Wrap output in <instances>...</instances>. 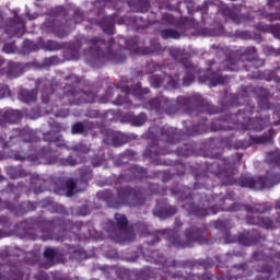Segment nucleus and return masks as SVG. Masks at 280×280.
Segmentation results:
<instances>
[{"instance_id": "1", "label": "nucleus", "mask_w": 280, "mask_h": 280, "mask_svg": "<svg viewBox=\"0 0 280 280\" xmlns=\"http://www.w3.org/2000/svg\"><path fill=\"white\" fill-rule=\"evenodd\" d=\"M160 140H153L149 147L143 151L145 159H151L153 165H174L177 172V176H185L186 172H189L194 176L195 183L192 187L176 185L174 188H165L159 186V184H150L148 190L151 196H174L178 202H182L183 209L188 215H195L196 218H207V215H215L219 211H228L229 213H235V211H242V203L235 199V192L230 191L222 197V195H209L198 191L199 189H206L211 191L215 185L211 177V170L209 165L213 163L206 162V171L202 166L195 167L186 165L183 162L167 163V161L160 159L165 154H172L170 145H176L180 143V132L173 127L164 126L160 130Z\"/></svg>"}, {"instance_id": "2", "label": "nucleus", "mask_w": 280, "mask_h": 280, "mask_svg": "<svg viewBox=\"0 0 280 280\" xmlns=\"http://www.w3.org/2000/svg\"><path fill=\"white\" fill-rule=\"evenodd\" d=\"M139 235L142 237H151L150 241H145L143 246L140 248V253L150 264H162L163 266H167V260H165V256L159 253V250L153 249L152 246L154 244H159L161 242V237H165L167 240L168 246H173L174 248H194L195 244L209 245L213 244V241L205 236L207 233V226L196 228L191 226L185 230L184 235L187 241H180L178 236V232L175 230H162L152 232L150 230V225L148 223L139 222L135 224Z\"/></svg>"}, {"instance_id": "3", "label": "nucleus", "mask_w": 280, "mask_h": 280, "mask_svg": "<svg viewBox=\"0 0 280 280\" xmlns=\"http://www.w3.org/2000/svg\"><path fill=\"white\" fill-rule=\"evenodd\" d=\"M86 44L90 45L89 49L83 51L85 60L89 65H100V62H113V65H124L126 62V54L124 47L115 38H109L108 42L94 37L89 39L84 36L77 38L70 43L63 50L65 60H80V49Z\"/></svg>"}, {"instance_id": "4", "label": "nucleus", "mask_w": 280, "mask_h": 280, "mask_svg": "<svg viewBox=\"0 0 280 280\" xmlns=\"http://www.w3.org/2000/svg\"><path fill=\"white\" fill-rule=\"evenodd\" d=\"M89 225L81 221L73 223L71 220H66L62 218H55L52 220H47L43 217L31 218L21 223V229L24 231L27 240H38V235L35 233H42L40 240L43 242H49L54 240L55 242H65L69 240V233L78 235L80 231H84Z\"/></svg>"}, {"instance_id": "5", "label": "nucleus", "mask_w": 280, "mask_h": 280, "mask_svg": "<svg viewBox=\"0 0 280 280\" xmlns=\"http://www.w3.org/2000/svg\"><path fill=\"white\" fill-rule=\"evenodd\" d=\"M212 159L213 163L208 165V170H210L211 176L221 178L223 185H238V187L261 191V189H272L275 185L280 183V174L270 171L267 172L266 176L242 175L238 180H235V168L231 158H222V154H214Z\"/></svg>"}, {"instance_id": "6", "label": "nucleus", "mask_w": 280, "mask_h": 280, "mask_svg": "<svg viewBox=\"0 0 280 280\" xmlns=\"http://www.w3.org/2000/svg\"><path fill=\"white\" fill-rule=\"evenodd\" d=\"M148 110H153L159 117L163 115H176V113H206L207 115H218L220 109L209 103L202 95L192 94L190 96H177L176 100L165 96L151 98L147 104Z\"/></svg>"}, {"instance_id": "7", "label": "nucleus", "mask_w": 280, "mask_h": 280, "mask_svg": "<svg viewBox=\"0 0 280 280\" xmlns=\"http://www.w3.org/2000/svg\"><path fill=\"white\" fill-rule=\"evenodd\" d=\"M231 107V101L225 110L230 114H225L223 118L212 120L210 124L211 132H220V130H238L240 132H261L268 128L270 124V116L252 118L255 114V104L247 103L243 109H240L236 114H233Z\"/></svg>"}, {"instance_id": "8", "label": "nucleus", "mask_w": 280, "mask_h": 280, "mask_svg": "<svg viewBox=\"0 0 280 280\" xmlns=\"http://www.w3.org/2000/svg\"><path fill=\"white\" fill-rule=\"evenodd\" d=\"M167 265L155 264V266H161L163 268V272L172 277V279H184V280H213V276L209 272L202 275L192 273L194 270H209V268H213L215 264L211 258H200V259H188V260H171L170 258H165ZM190 270V272H187Z\"/></svg>"}, {"instance_id": "9", "label": "nucleus", "mask_w": 280, "mask_h": 280, "mask_svg": "<svg viewBox=\"0 0 280 280\" xmlns=\"http://www.w3.org/2000/svg\"><path fill=\"white\" fill-rule=\"evenodd\" d=\"M106 3H110L113 8H115V3H119V0H95L93 12L96 14V16L102 18L89 20L91 25H97L98 27H101L104 34H107L108 36H114L115 23H117V25H126L128 21H131V23L135 24L138 30H145L148 27V25L145 24H139L143 21V18L141 16H119V14L117 13H113L112 15H104L106 12Z\"/></svg>"}, {"instance_id": "10", "label": "nucleus", "mask_w": 280, "mask_h": 280, "mask_svg": "<svg viewBox=\"0 0 280 280\" xmlns=\"http://www.w3.org/2000/svg\"><path fill=\"white\" fill-rule=\"evenodd\" d=\"M100 200H104L109 209H119L121 207H143L148 202V190L143 187H119L117 196L113 190H101L97 192Z\"/></svg>"}, {"instance_id": "11", "label": "nucleus", "mask_w": 280, "mask_h": 280, "mask_svg": "<svg viewBox=\"0 0 280 280\" xmlns=\"http://www.w3.org/2000/svg\"><path fill=\"white\" fill-rule=\"evenodd\" d=\"M63 80L68 83L63 88V94L58 96L63 106H82V104H93L95 102V93L78 90V84L82 82L78 74L66 75Z\"/></svg>"}, {"instance_id": "12", "label": "nucleus", "mask_w": 280, "mask_h": 280, "mask_svg": "<svg viewBox=\"0 0 280 280\" xmlns=\"http://www.w3.org/2000/svg\"><path fill=\"white\" fill-rule=\"evenodd\" d=\"M250 97H257L260 110H272L275 104L270 103V91L266 88H254L252 85H242L238 95L232 94L230 102L231 107L245 106L246 104H255Z\"/></svg>"}, {"instance_id": "13", "label": "nucleus", "mask_w": 280, "mask_h": 280, "mask_svg": "<svg viewBox=\"0 0 280 280\" xmlns=\"http://www.w3.org/2000/svg\"><path fill=\"white\" fill-rule=\"evenodd\" d=\"M116 89H120L124 95H118L113 104L115 106H124V108H132V101L128 98V95H132L139 102L143 101L144 95L150 94V90L148 88H141V82L129 79L121 80L118 84H116Z\"/></svg>"}, {"instance_id": "14", "label": "nucleus", "mask_w": 280, "mask_h": 280, "mask_svg": "<svg viewBox=\"0 0 280 280\" xmlns=\"http://www.w3.org/2000/svg\"><path fill=\"white\" fill-rule=\"evenodd\" d=\"M114 219L116 222L108 220L105 226L106 233H108L110 240L117 244L135 242L137 234L135 233V230L128 226V218L126 214L116 213Z\"/></svg>"}, {"instance_id": "15", "label": "nucleus", "mask_w": 280, "mask_h": 280, "mask_svg": "<svg viewBox=\"0 0 280 280\" xmlns=\"http://www.w3.org/2000/svg\"><path fill=\"white\" fill-rule=\"evenodd\" d=\"M44 257L45 259H48V261H54V259H59V261H67L70 259L71 261H82L84 259H89V254L84 248L78 246V245H69L66 244L62 247L51 248L46 247L44 250Z\"/></svg>"}, {"instance_id": "16", "label": "nucleus", "mask_w": 280, "mask_h": 280, "mask_svg": "<svg viewBox=\"0 0 280 280\" xmlns=\"http://www.w3.org/2000/svg\"><path fill=\"white\" fill-rule=\"evenodd\" d=\"M244 209L247 213L246 223L252 226H260V229L273 230L277 229V225L272 219L268 217H260L261 213H269L272 211V207L267 203H255V205H245Z\"/></svg>"}, {"instance_id": "17", "label": "nucleus", "mask_w": 280, "mask_h": 280, "mask_svg": "<svg viewBox=\"0 0 280 280\" xmlns=\"http://www.w3.org/2000/svg\"><path fill=\"white\" fill-rule=\"evenodd\" d=\"M238 57H228L223 61V67L225 71H241V69H243L244 71H250V68L248 67V65H246V62H257V60H259V57L257 55V47L255 46L241 48L238 50Z\"/></svg>"}, {"instance_id": "18", "label": "nucleus", "mask_w": 280, "mask_h": 280, "mask_svg": "<svg viewBox=\"0 0 280 280\" xmlns=\"http://www.w3.org/2000/svg\"><path fill=\"white\" fill-rule=\"evenodd\" d=\"M84 21H86V14L80 8H75L72 19L66 21L65 24H60L57 20L52 22V33L57 38H65L75 30V25L84 23Z\"/></svg>"}, {"instance_id": "19", "label": "nucleus", "mask_w": 280, "mask_h": 280, "mask_svg": "<svg viewBox=\"0 0 280 280\" xmlns=\"http://www.w3.org/2000/svg\"><path fill=\"white\" fill-rule=\"evenodd\" d=\"M9 156L13 161H20L21 163H23V161H31V163H40V159H46L48 163H58V156H60V154L58 153V150H48L46 152L45 149H42L40 151H36L35 153L31 154H21V152L15 151Z\"/></svg>"}, {"instance_id": "20", "label": "nucleus", "mask_w": 280, "mask_h": 280, "mask_svg": "<svg viewBox=\"0 0 280 280\" xmlns=\"http://www.w3.org/2000/svg\"><path fill=\"white\" fill-rule=\"evenodd\" d=\"M276 137L277 131L275 128H270L268 135L249 136L248 139L236 141L234 148H236V150H247L250 145H275Z\"/></svg>"}, {"instance_id": "21", "label": "nucleus", "mask_w": 280, "mask_h": 280, "mask_svg": "<svg viewBox=\"0 0 280 280\" xmlns=\"http://www.w3.org/2000/svg\"><path fill=\"white\" fill-rule=\"evenodd\" d=\"M14 136L10 138V141H5L3 137H0V145L2 150H8L9 148H12V141L15 139H21L24 143H34L36 141V133H34V130L30 129V127H24L21 129H14L13 130Z\"/></svg>"}, {"instance_id": "22", "label": "nucleus", "mask_w": 280, "mask_h": 280, "mask_svg": "<svg viewBox=\"0 0 280 280\" xmlns=\"http://www.w3.org/2000/svg\"><path fill=\"white\" fill-rule=\"evenodd\" d=\"M236 242L241 246H257L259 242H266V235L255 229L245 230L237 233Z\"/></svg>"}, {"instance_id": "23", "label": "nucleus", "mask_w": 280, "mask_h": 280, "mask_svg": "<svg viewBox=\"0 0 280 280\" xmlns=\"http://www.w3.org/2000/svg\"><path fill=\"white\" fill-rule=\"evenodd\" d=\"M148 170L139 165H131L126 173L120 174L116 178V185H124V183H132V180H143L147 178Z\"/></svg>"}, {"instance_id": "24", "label": "nucleus", "mask_w": 280, "mask_h": 280, "mask_svg": "<svg viewBox=\"0 0 280 280\" xmlns=\"http://www.w3.org/2000/svg\"><path fill=\"white\" fill-rule=\"evenodd\" d=\"M221 12L224 16L233 21V23H236V25L255 21V15L252 13H242V11L237 8L233 9L231 7L223 5L221 7Z\"/></svg>"}, {"instance_id": "25", "label": "nucleus", "mask_w": 280, "mask_h": 280, "mask_svg": "<svg viewBox=\"0 0 280 280\" xmlns=\"http://www.w3.org/2000/svg\"><path fill=\"white\" fill-rule=\"evenodd\" d=\"M4 32L8 36L21 38L25 34V21L15 12L14 16L8 20Z\"/></svg>"}, {"instance_id": "26", "label": "nucleus", "mask_w": 280, "mask_h": 280, "mask_svg": "<svg viewBox=\"0 0 280 280\" xmlns=\"http://www.w3.org/2000/svg\"><path fill=\"white\" fill-rule=\"evenodd\" d=\"M267 7L270 12L266 10V8H262L257 11L258 15L270 22L280 21V0H268ZM272 10H275V12H272Z\"/></svg>"}, {"instance_id": "27", "label": "nucleus", "mask_w": 280, "mask_h": 280, "mask_svg": "<svg viewBox=\"0 0 280 280\" xmlns=\"http://www.w3.org/2000/svg\"><path fill=\"white\" fill-rule=\"evenodd\" d=\"M23 119V113L19 109H0V128H5L8 124H16Z\"/></svg>"}, {"instance_id": "28", "label": "nucleus", "mask_w": 280, "mask_h": 280, "mask_svg": "<svg viewBox=\"0 0 280 280\" xmlns=\"http://www.w3.org/2000/svg\"><path fill=\"white\" fill-rule=\"evenodd\" d=\"M176 207L167 203V200H160L153 209V214L160 218V220H165L172 218V215H176Z\"/></svg>"}, {"instance_id": "29", "label": "nucleus", "mask_w": 280, "mask_h": 280, "mask_svg": "<svg viewBox=\"0 0 280 280\" xmlns=\"http://www.w3.org/2000/svg\"><path fill=\"white\" fill-rule=\"evenodd\" d=\"M208 119L206 117H201V122L191 126V121L186 120L184 125L186 126V135L188 137H196L198 135H207L209 132V127L207 126Z\"/></svg>"}, {"instance_id": "30", "label": "nucleus", "mask_w": 280, "mask_h": 280, "mask_svg": "<svg viewBox=\"0 0 280 280\" xmlns=\"http://www.w3.org/2000/svg\"><path fill=\"white\" fill-rule=\"evenodd\" d=\"M3 280H30V272L23 271V264L13 265L9 271L1 276Z\"/></svg>"}, {"instance_id": "31", "label": "nucleus", "mask_w": 280, "mask_h": 280, "mask_svg": "<svg viewBox=\"0 0 280 280\" xmlns=\"http://www.w3.org/2000/svg\"><path fill=\"white\" fill-rule=\"evenodd\" d=\"M214 229L218 231H221V233H224L223 238L225 244H233L235 242V237L231 235V229H233V223H231V220L225 219V220H217L213 223Z\"/></svg>"}, {"instance_id": "32", "label": "nucleus", "mask_w": 280, "mask_h": 280, "mask_svg": "<svg viewBox=\"0 0 280 280\" xmlns=\"http://www.w3.org/2000/svg\"><path fill=\"white\" fill-rule=\"evenodd\" d=\"M247 265L246 264H240L234 265L232 268V272L237 273H230L228 276H217V280H240L244 279V277H250L253 273L246 272Z\"/></svg>"}, {"instance_id": "33", "label": "nucleus", "mask_w": 280, "mask_h": 280, "mask_svg": "<svg viewBox=\"0 0 280 280\" xmlns=\"http://www.w3.org/2000/svg\"><path fill=\"white\" fill-rule=\"evenodd\" d=\"M125 47L131 54H136L137 56H148V54H152L150 49L140 47L139 36H133L125 40Z\"/></svg>"}, {"instance_id": "34", "label": "nucleus", "mask_w": 280, "mask_h": 280, "mask_svg": "<svg viewBox=\"0 0 280 280\" xmlns=\"http://www.w3.org/2000/svg\"><path fill=\"white\" fill-rule=\"evenodd\" d=\"M42 86V102L43 104H49V100L51 95H56V90L54 85L43 79L36 80V89H40Z\"/></svg>"}, {"instance_id": "35", "label": "nucleus", "mask_w": 280, "mask_h": 280, "mask_svg": "<svg viewBox=\"0 0 280 280\" xmlns=\"http://www.w3.org/2000/svg\"><path fill=\"white\" fill-rule=\"evenodd\" d=\"M254 261H266L267 264H273L275 259H280V252H276L272 248L266 252L256 250L253 253Z\"/></svg>"}, {"instance_id": "36", "label": "nucleus", "mask_w": 280, "mask_h": 280, "mask_svg": "<svg viewBox=\"0 0 280 280\" xmlns=\"http://www.w3.org/2000/svg\"><path fill=\"white\" fill-rule=\"evenodd\" d=\"M255 80H266V82H276V84H280V67L275 70H265L262 72H258L253 77Z\"/></svg>"}, {"instance_id": "37", "label": "nucleus", "mask_w": 280, "mask_h": 280, "mask_svg": "<svg viewBox=\"0 0 280 280\" xmlns=\"http://www.w3.org/2000/svg\"><path fill=\"white\" fill-rule=\"evenodd\" d=\"M14 205V210H12V213H14V215L19 217V215H25V213L30 212V211H36L38 203L33 202V201H23L21 203L19 202H13Z\"/></svg>"}, {"instance_id": "38", "label": "nucleus", "mask_w": 280, "mask_h": 280, "mask_svg": "<svg viewBox=\"0 0 280 280\" xmlns=\"http://www.w3.org/2000/svg\"><path fill=\"white\" fill-rule=\"evenodd\" d=\"M4 172L11 180H19V178H27V176H30V173H27L25 171V168H23V166H21V165H19V166H12V165L5 166Z\"/></svg>"}, {"instance_id": "39", "label": "nucleus", "mask_w": 280, "mask_h": 280, "mask_svg": "<svg viewBox=\"0 0 280 280\" xmlns=\"http://www.w3.org/2000/svg\"><path fill=\"white\" fill-rule=\"evenodd\" d=\"M257 32H264V34H272L278 40H280V24H265L259 22L255 25Z\"/></svg>"}, {"instance_id": "40", "label": "nucleus", "mask_w": 280, "mask_h": 280, "mask_svg": "<svg viewBox=\"0 0 280 280\" xmlns=\"http://www.w3.org/2000/svg\"><path fill=\"white\" fill-rule=\"evenodd\" d=\"M40 207L44 209H49L51 213H60V214H66L67 213V208L60 203L54 202V200L47 198L44 199L39 202Z\"/></svg>"}, {"instance_id": "41", "label": "nucleus", "mask_w": 280, "mask_h": 280, "mask_svg": "<svg viewBox=\"0 0 280 280\" xmlns=\"http://www.w3.org/2000/svg\"><path fill=\"white\" fill-rule=\"evenodd\" d=\"M186 71L185 77L183 78V86H191L194 81L196 80V73H198V67L194 66V63H189L184 66Z\"/></svg>"}, {"instance_id": "42", "label": "nucleus", "mask_w": 280, "mask_h": 280, "mask_svg": "<svg viewBox=\"0 0 280 280\" xmlns=\"http://www.w3.org/2000/svg\"><path fill=\"white\" fill-rule=\"evenodd\" d=\"M75 187H78V184L73 179H68L65 186L55 188V194L58 196H65L66 194L68 198H71L73 196V191H75Z\"/></svg>"}, {"instance_id": "43", "label": "nucleus", "mask_w": 280, "mask_h": 280, "mask_svg": "<svg viewBox=\"0 0 280 280\" xmlns=\"http://www.w3.org/2000/svg\"><path fill=\"white\" fill-rule=\"evenodd\" d=\"M210 86H218V84H226L229 82L228 75H222L220 72L208 71L206 75Z\"/></svg>"}, {"instance_id": "44", "label": "nucleus", "mask_w": 280, "mask_h": 280, "mask_svg": "<svg viewBox=\"0 0 280 280\" xmlns=\"http://www.w3.org/2000/svg\"><path fill=\"white\" fill-rule=\"evenodd\" d=\"M170 56L173 57V60H175V62H179L180 65H183V67H187V65L192 63L191 59L185 57V50L180 48H171Z\"/></svg>"}, {"instance_id": "45", "label": "nucleus", "mask_w": 280, "mask_h": 280, "mask_svg": "<svg viewBox=\"0 0 280 280\" xmlns=\"http://www.w3.org/2000/svg\"><path fill=\"white\" fill-rule=\"evenodd\" d=\"M135 156H137V152L127 149L120 153L118 158L114 159V165L116 167H121V165H126L128 161H132Z\"/></svg>"}, {"instance_id": "46", "label": "nucleus", "mask_w": 280, "mask_h": 280, "mask_svg": "<svg viewBox=\"0 0 280 280\" xmlns=\"http://www.w3.org/2000/svg\"><path fill=\"white\" fill-rule=\"evenodd\" d=\"M37 97L38 91L36 90L21 89L19 92V98L21 102H24V104H32V102H36Z\"/></svg>"}, {"instance_id": "47", "label": "nucleus", "mask_w": 280, "mask_h": 280, "mask_svg": "<svg viewBox=\"0 0 280 280\" xmlns=\"http://www.w3.org/2000/svg\"><path fill=\"white\" fill-rule=\"evenodd\" d=\"M265 162L267 165H273L275 167L280 168V149L267 151Z\"/></svg>"}, {"instance_id": "48", "label": "nucleus", "mask_w": 280, "mask_h": 280, "mask_svg": "<svg viewBox=\"0 0 280 280\" xmlns=\"http://www.w3.org/2000/svg\"><path fill=\"white\" fill-rule=\"evenodd\" d=\"M258 272L261 273L256 277V280H275L272 279V272H275V269L270 265L262 266Z\"/></svg>"}, {"instance_id": "49", "label": "nucleus", "mask_w": 280, "mask_h": 280, "mask_svg": "<svg viewBox=\"0 0 280 280\" xmlns=\"http://www.w3.org/2000/svg\"><path fill=\"white\" fill-rule=\"evenodd\" d=\"M43 179H40L39 175L31 176V187L34 189V194L38 196V194H43L45 191V187H43Z\"/></svg>"}, {"instance_id": "50", "label": "nucleus", "mask_w": 280, "mask_h": 280, "mask_svg": "<svg viewBox=\"0 0 280 280\" xmlns=\"http://www.w3.org/2000/svg\"><path fill=\"white\" fill-rule=\"evenodd\" d=\"M160 36L163 40H170V38L178 40L180 38V33L174 28H163L160 31Z\"/></svg>"}, {"instance_id": "51", "label": "nucleus", "mask_w": 280, "mask_h": 280, "mask_svg": "<svg viewBox=\"0 0 280 280\" xmlns=\"http://www.w3.org/2000/svg\"><path fill=\"white\" fill-rule=\"evenodd\" d=\"M25 187V184L18 183V185H14L13 183H9L3 190H1V194H14L15 196H19L21 194V190Z\"/></svg>"}, {"instance_id": "52", "label": "nucleus", "mask_w": 280, "mask_h": 280, "mask_svg": "<svg viewBox=\"0 0 280 280\" xmlns=\"http://www.w3.org/2000/svg\"><path fill=\"white\" fill-rule=\"evenodd\" d=\"M42 49H44V51H59V49H62V44L48 39L42 43Z\"/></svg>"}, {"instance_id": "53", "label": "nucleus", "mask_w": 280, "mask_h": 280, "mask_svg": "<svg viewBox=\"0 0 280 280\" xmlns=\"http://www.w3.org/2000/svg\"><path fill=\"white\" fill-rule=\"evenodd\" d=\"M38 44L30 39H25L22 45V54H24V56H28V54H32V51H38Z\"/></svg>"}, {"instance_id": "54", "label": "nucleus", "mask_w": 280, "mask_h": 280, "mask_svg": "<svg viewBox=\"0 0 280 280\" xmlns=\"http://www.w3.org/2000/svg\"><path fill=\"white\" fill-rule=\"evenodd\" d=\"M129 121L131 126H143L145 121H148V114L147 113H140L139 115H131L129 117Z\"/></svg>"}, {"instance_id": "55", "label": "nucleus", "mask_w": 280, "mask_h": 280, "mask_svg": "<svg viewBox=\"0 0 280 280\" xmlns=\"http://www.w3.org/2000/svg\"><path fill=\"white\" fill-rule=\"evenodd\" d=\"M125 143H128V138L124 133H113L112 144L114 148H121Z\"/></svg>"}, {"instance_id": "56", "label": "nucleus", "mask_w": 280, "mask_h": 280, "mask_svg": "<svg viewBox=\"0 0 280 280\" xmlns=\"http://www.w3.org/2000/svg\"><path fill=\"white\" fill-rule=\"evenodd\" d=\"M194 152V148L191 147V144H183V147H178L176 150V154L177 156H191Z\"/></svg>"}, {"instance_id": "57", "label": "nucleus", "mask_w": 280, "mask_h": 280, "mask_svg": "<svg viewBox=\"0 0 280 280\" xmlns=\"http://www.w3.org/2000/svg\"><path fill=\"white\" fill-rule=\"evenodd\" d=\"M72 152H77L78 154H89L91 152V149L89 145L84 144V142H79L70 148Z\"/></svg>"}, {"instance_id": "58", "label": "nucleus", "mask_w": 280, "mask_h": 280, "mask_svg": "<svg viewBox=\"0 0 280 280\" xmlns=\"http://www.w3.org/2000/svg\"><path fill=\"white\" fill-rule=\"evenodd\" d=\"M163 82H165V78H163V75L153 74L150 78V84L153 89H161V86H163Z\"/></svg>"}, {"instance_id": "59", "label": "nucleus", "mask_w": 280, "mask_h": 280, "mask_svg": "<svg viewBox=\"0 0 280 280\" xmlns=\"http://www.w3.org/2000/svg\"><path fill=\"white\" fill-rule=\"evenodd\" d=\"M92 178H93V170H91V167H84L81 170V175H80L81 183L86 184Z\"/></svg>"}, {"instance_id": "60", "label": "nucleus", "mask_w": 280, "mask_h": 280, "mask_svg": "<svg viewBox=\"0 0 280 280\" xmlns=\"http://www.w3.org/2000/svg\"><path fill=\"white\" fill-rule=\"evenodd\" d=\"M115 95V88H107L105 95L100 97V102L101 104H108V102H110V100H113Z\"/></svg>"}, {"instance_id": "61", "label": "nucleus", "mask_w": 280, "mask_h": 280, "mask_svg": "<svg viewBox=\"0 0 280 280\" xmlns=\"http://www.w3.org/2000/svg\"><path fill=\"white\" fill-rule=\"evenodd\" d=\"M59 164L63 167H75V165H78V160L69 155L68 158L60 159Z\"/></svg>"}, {"instance_id": "62", "label": "nucleus", "mask_w": 280, "mask_h": 280, "mask_svg": "<svg viewBox=\"0 0 280 280\" xmlns=\"http://www.w3.org/2000/svg\"><path fill=\"white\" fill-rule=\"evenodd\" d=\"M62 60L58 58V56H51L44 59L45 67H56L58 65H61Z\"/></svg>"}, {"instance_id": "63", "label": "nucleus", "mask_w": 280, "mask_h": 280, "mask_svg": "<svg viewBox=\"0 0 280 280\" xmlns=\"http://www.w3.org/2000/svg\"><path fill=\"white\" fill-rule=\"evenodd\" d=\"M2 51L4 54H16V51H19V47H16L15 42L4 43V45L2 47Z\"/></svg>"}, {"instance_id": "64", "label": "nucleus", "mask_w": 280, "mask_h": 280, "mask_svg": "<svg viewBox=\"0 0 280 280\" xmlns=\"http://www.w3.org/2000/svg\"><path fill=\"white\" fill-rule=\"evenodd\" d=\"M168 86L171 89H180V74L170 77Z\"/></svg>"}]
</instances>
